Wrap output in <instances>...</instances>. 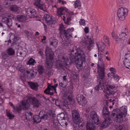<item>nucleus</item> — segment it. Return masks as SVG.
<instances>
[{
  "mask_svg": "<svg viewBox=\"0 0 130 130\" xmlns=\"http://www.w3.org/2000/svg\"><path fill=\"white\" fill-rule=\"evenodd\" d=\"M50 43L51 45H52L54 47H56L58 45V41L56 39L52 38L50 39Z\"/></svg>",
  "mask_w": 130,
  "mask_h": 130,
  "instance_id": "22",
  "label": "nucleus"
},
{
  "mask_svg": "<svg viewBox=\"0 0 130 130\" xmlns=\"http://www.w3.org/2000/svg\"><path fill=\"white\" fill-rule=\"evenodd\" d=\"M64 7H61L57 8V13L59 16H60L64 13Z\"/></svg>",
  "mask_w": 130,
  "mask_h": 130,
  "instance_id": "26",
  "label": "nucleus"
},
{
  "mask_svg": "<svg viewBox=\"0 0 130 130\" xmlns=\"http://www.w3.org/2000/svg\"><path fill=\"white\" fill-rule=\"evenodd\" d=\"M25 99L26 100H25V110H27L29 108L30 105L29 103H32L34 108L38 107L41 105L39 100L35 97L32 98L29 96L26 97Z\"/></svg>",
  "mask_w": 130,
  "mask_h": 130,
  "instance_id": "3",
  "label": "nucleus"
},
{
  "mask_svg": "<svg viewBox=\"0 0 130 130\" xmlns=\"http://www.w3.org/2000/svg\"><path fill=\"white\" fill-rule=\"evenodd\" d=\"M17 19L20 21L22 22L24 21V17L23 15H18L17 16Z\"/></svg>",
  "mask_w": 130,
  "mask_h": 130,
  "instance_id": "42",
  "label": "nucleus"
},
{
  "mask_svg": "<svg viewBox=\"0 0 130 130\" xmlns=\"http://www.w3.org/2000/svg\"><path fill=\"white\" fill-rule=\"evenodd\" d=\"M6 115L7 117L10 119H13L14 117V115L11 114L9 112H7Z\"/></svg>",
  "mask_w": 130,
  "mask_h": 130,
  "instance_id": "46",
  "label": "nucleus"
},
{
  "mask_svg": "<svg viewBox=\"0 0 130 130\" xmlns=\"http://www.w3.org/2000/svg\"><path fill=\"white\" fill-rule=\"evenodd\" d=\"M109 102L107 100L105 101L104 102V107H108V104Z\"/></svg>",
  "mask_w": 130,
  "mask_h": 130,
  "instance_id": "59",
  "label": "nucleus"
},
{
  "mask_svg": "<svg viewBox=\"0 0 130 130\" xmlns=\"http://www.w3.org/2000/svg\"><path fill=\"white\" fill-rule=\"evenodd\" d=\"M8 54L9 55H12L15 53V51L12 48H10L7 50Z\"/></svg>",
  "mask_w": 130,
  "mask_h": 130,
  "instance_id": "38",
  "label": "nucleus"
},
{
  "mask_svg": "<svg viewBox=\"0 0 130 130\" xmlns=\"http://www.w3.org/2000/svg\"><path fill=\"white\" fill-rule=\"evenodd\" d=\"M58 58L59 60L61 63H56V66L57 68L59 69H62L64 67L68 65L67 63L69 59L67 57L59 56Z\"/></svg>",
  "mask_w": 130,
  "mask_h": 130,
  "instance_id": "5",
  "label": "nucleus"
},
{
  "mask_svg": "<svg viewBox=\"0 0 130 130\" xmlns=\"http://www.w3.org/2000/svg\"><path fill=\"white\" fill-rule=\"evenodd\" d=\"M44 19L48 25H51L56 22V21L52 18L51 16L48 14H45L44 16Z\"/></svg>",
  "mask_w": 130,
  "mask_h": 130,
  "instance_id": "13",
  "label": "nucleus"
},
{
  "mask_svg": "<svg viewBox=\"0 0 130 130\" xmlns=\"http://www.w3.org/2000/svg\"><path fill=\"white\" fill-rule=\"evenodd\" d=\"M104 40L107 43H109L108 38L107 37L104 36Z\"/></svg>",
  "mask_w": 130,
  "mask_h": 130,
  "instance_id": "55",
  "label": "nucleus"
},
{
  "mask_svg": "<svg viewBox=\"0 0 130 130\" xmlns=\"http://www.w3.org/2000/svg\"><path fill=\"white\" fill-rule=\"evenodd\" d=\"M54 93V92H50V91L49 92H48L47 93H46V94H49L50 95H53Z\"/></svg>",
  "mask_w": 130,
  "mask_h": 130,
  "instance_id": "63",
  "label": "nucleus"
},
{
  "mask_svg": "<svg viewBox=\"0 0 130 130\" xmlns=\"http://www.w3.org/2000/svg\"><path fill=\"white\" fill-rule=\"evenodd\" d=\"M101 62V61H100L98 62V72L100 78L98 79V81L99 82V84L95 87V89L96 91H99L100 89L101 90H102L104 88V83L102 80L105 76L104 65L103 62L100 64V63Z\"/></svg>",
  "mask_w": 130,
  "mask_h": 130,
  "instance_id": "2",
  "label": "nucleus"
},
{
  "mask_svg": "<svg viewBox=\"0 0 130 130\" xmlns=\"http://www.w3.org/2000/svg\"><path fill=\"white\" fill-rule=\"evenodd\" d=\"M25 34L27 35V37L28 39H29L32 37V33L26 30H25Z\"/></svg>",
  "mask_w": 130,
  "mask_h": 130,
  "instance_id": "39",
  "label": "nucleus"
},
{
  "mask_svg": "<svg viewBox=\"0 0 130 130\" xmlns=\"http://www.w3.org/2000/svg\"><path fill=\"white\" fill-rule=\"evenodd\" d=\"M25 74L29 78H33L35 77L34 73L31 71H27L26 73L25 72Z\"/></svg>",
  "mask_w": 130,
  "mask_h": 130,
  "instance_id": "32",
  "label": "nucleus"
},
{
  "mask_svg": "<svg viewBox=\"0 0 130 130\" xmlns=\"http://www.w3.org/2000/svg\"><path fill=\"white\" fill-rule=\"evenodd\" d=\"M111 35L113 39L115 40L116 43H119L120 41L121 40L119 36H118L117 35H116L114 32L113 31L112 32Z\"/></svg>",
  "mask_w": 130,
  "mask_h": 130,
  "instance_id": "30",
  "label": "nucleus"
},
{
  "mask_svg": "<svg viewBox=\"0 0 130 130\" xmlns=\"http://www.w3.org/2000/svg\"><path fill=\"white\" fill-rule=\"evenodd\" d=\"M36 63V61L32 58H30L27 63V65H34V63Z\"/></svg>",
  "mask_w": 130,
  "mask_h": 130,
  "instance_id": "36",
  "label": "nucleus"
},
{
  "mask_svg": "<svg viewBox=\"0 0 130 130\" xmlns=\"http://www.w3.org/2000/svg\"><path fill=\"white\" fill-rule=\"evenodd\" d=\"M76 51V52L74 53L75 56L72 53L70 54V59L71 60L70 64H76L77 68L80 70L83 69V63L86 62L85 51L80 48L77 49Z\"/></svg>",
  "mask_w": 130,
  "mask_h": 130,
  "instance_id": "1",
  "label": "nucleus"
},
{
  "mask_svg": "<svg viewBox=\"0 0 130 130\" xmlns=\"http://www.w3.org/2000/svg\"><path fill=\"white\" fill-rule=\"evenodd\" d=\"M71 104L70 102H68L67 100H65L64 101L63 105L65 107L67 108V109L69 108V105Z\"/></svg>",
  "mask_w": 130,
  "mask_h": 130,
  "instance_id": "40",
  "label": "nucleus"
},
{
  "mask_svg": "<svg viewBox=\"0 0 130 130\" xmlns=\"http://www.w3.org/2000/svg\"><path fill=\"white\" fill-rule=\"evenodd\" d=\"M124 64L126 68L130 69V54H126Z\"/></svg>",
  "mask_w": 130,
  "mask_h": 130,
  "instance_id": "18",
  "label": "nucleus"
},
{
  "mask_svg": "<svg viewBox=\"0 0 130 130\" xmlns=\"http://www.w3.org/2000/svg\"><path fill=\"white\" fill-rule=\"evenodd\" d=\"M28 84L30 85L31 89L36 90H37L38 85L37 83H32L31 82H28Z\"/></svg>",
  "mask_w": 130,
  "mask_h": 130,
  "instance_id": "27",
  "label": "nucleus"
},
{
  "mask_svg": "<svg viewBox=\"0 0 130 130\" xmlns=\"http://www.w3.org/2000/svg\"><path fill=\"white\" fill-rule=\"evenodd\" d=\"M2 58L4 59H5L7 58L8 57L7 55L5 54V53H2Z\"/></svg>",
  "mask_w": 130,
  "mask_h": 130,
  "instance_id": "54",
  "label": "nucleus"
},
{
  "mask_svg": "<svg viewBox=\"0 0 130 130\" xmlns=\"http://www.w3.org/2000/svg\"><path fill=\"white\" fill-rule=\"evenodd\" d=\"M128 12V10L126 8L121 7L119 9L118 11L117 14L119 19L121 21L124 20Z\"/></svg>",
  "mask_w": 130,
  "mask_h": 130,
  "instance_id": "7",
  "label": "nucleus"
},
{
  "mask_svg": "<svg viewBox=\"0 0 130 130\" xmlns=\"http://www.w3.org/2000/svg\"><path fill=\"white\" fill-rule=\"evenodd\" d=\"M33 120H34V122L38 123L41 121V117L38 115H35L33 117Z\"/></svg>",
  "mask_w": 130,
  "mask_h": 130,
  "instance_id": "33",
  "label": "nucleus"
},
{
  "mask_svg": "<svg viewBox=\"0 0 130 130\" xmlns=\"http://www.w3.org/2000/svg\"><path fill=\"white\" fill-rule=\"evenodd\" d=\"M59 29L60 32L62 34H63L66 30H65V28L62 24L60 25Z\"/></svg>",
  "mask_w": 130,
  "mask_h": 130,
  "instance_id": "44",
  "label": "nucleus"
},
{
  "mask_svg": "<svg viewBox=\"0 0 130 130\" xmlns=\"http://www.w3.org/2000/svg\"><path fill=\"white\" fill-rule=\"evenodd\" d=\"M64 117H63V119L61 121V125L63 126L66 125L67 126L68 125V123L66 122L65 120L63 119Z\"/></svg>",
  "mask_w": 130,
  "mask_h": 130,
  "instance_id": "49",
  "label": "nucleus"
},
{
  "mask_svg": "<svg viewBox=\"0 0 130 130\" xmlns=\"http://www.w3.org/2000/svg\"><path fill=\"white\" fill-rule=\"evenodd\" d=\"M51 49L50 47L48 46H46V50L45 51V55L47 57V56H48V55H49L50 56V55H51L50 54V52L51 51Z\"/></svg>",
  "mask_w": 130,
  "mask_h": 130,
  "instance_id": "35",
  "label": "nucleus"
},
{
  "mask_svg": "<svg viewBox=\"0 0 130 130\" xmlns=\"http://www.w3.org/2000/svg\"><path fill=\"white\" fill-rule=\"evenodd\" d=\"M36 14L35 10L30 8H28L26 11V16L27 18H34Z\"/></svg>",
  "mask_w": 130,
  "mask_h": 130,
  "instance_id": "15",
  "label": "nucleus"
},
{
  "mask_svg": "<svg viewBox=\"0 0 130 130\" xmlns=\"http://www.w3.org/2000/svg\"><path fill=\"white\" fill-rule=\"evenodd\" d=\"M122 127L123 126L120 124L117 125L116 126V128H117V130H121Z\"/></svg>",
  "mask_w": 130,
  "mask_h": 130,
  "instance_id": "56",
  "label": "nucleus"
},
{
  "mask_svg": "<svg viewBox=\"0 0 130 130\" xmlns=\"http://www.w3.org/2000/svg\"><path fill=\"white\" fill-rule=\"evenodd\" d=\"M114 74H115V73H114V72H111V73H109L108 74V77H109L110 78H111L113 77V76H114Z\"/></svg>",
  "mask_w": 130,
  "mask_h": 130,
  "instance_id": "51",
  "label": "nucleus"
},
{
  "mask_svg": "<svg viewBox=\"0 0 130 130\" xmlns=\"http://www.w3.org/2000/svg\"><path fill=\"white\" fill-rule=\"evenodd\" d=\"M51 90V88H49V86H48L47 88L44 91V92L46 94V93H47L48 92L50 91Z\"/></svg>",
  "mask_w": 130,
  "mask_h": 130,
  "instance_id": "53",
  "label": "nucleus"
},
{
  "mask_svg": "<svg viewBox=\"0 0 130 130\" xmlns=\"http://www.w3.org/2000/svg\"><path fill=\"white\" fill-rule=\"evenodd\" d=\"M90 116L91 121L93 123L97 125L99 123V117L95 111H91V112Z\"/></svg>",
  "mask_w": 130,
  "mask_h": 130,
  "instance_id": "11",
  "label": "nucleus"
},
{
  "mask_svg": "<svg viewBox=\"0 0 130 130\" xmlns=\"http://www.w3.org/2000/svg\"><path fill=\"white\" fill-rule=\"evenodd\" d=\"M72 92L71 91H69L67 93V95L68 96L67 100H68L71 103L72 102H73L74 101V100L72 96Z\"/></svg>",
  "mask_w": 130,
  "mask_h": 130,
  "instance_id": "29",
  "label": "nucleus"
},
{
  "mask_svg": "<svg viewBox=\"0 0 130 130\" xmlns=\"http://www.w3.org/2000/svg\"><path fill=\"white\" fill-rule=\"evenodd\" d=\"M118 113V112L117 111L116 109H115L113 110L112 112V115L113 117H115V116H116V115Z\"/></svg>",
  "mask_w": 130,
  "mask_h": 130,
  "instance_id": "48",
  "label": "nucleus"
},
{
  "mask_svg": "<svg viewBox=\"0 0 130 130\" xmlns=\"http://www.w3.org/2000/svg\"><path fill=\"white\" fill-rule=\"evenodd\" d=\"M17 69L20 72L22 73V74L20 75V79L21 81L24 84V68L21 65L19 64L17 67Z\"/></svg>",
  "mask_w": 130,
  "mask_h": 130,
  "instance_id": "16",
  "label": "nucleus"
},
{
  "mask_svg": "<svg viewBox=\"0 0 130 130\" xmlns=\"http://www.w3.org/2000/svg\"><path fill=\"white\" fill-rule=\"evenodd\" d=\"M72 115L73 123L75 124H76L78 122L80 121V119H82L80 117V116L77 111L75 109L73 110L72 111Z\"/></svg>",
  "mask_w": 130,
  "mask_h": 130,
  "instance_id": "10",
  "label": "nucleus"
},
{
  "mask_svg": "<svg viewBox=\"0 0 130 130\" xmlns=\"http://www.w3.org/2000/svg\"><path fill=\"white\" fill-rule=\"evenodd\" d=\"M88 40L89 42V45L87 47V48L90 50V49L94 43L93 39L92 36L89 37L88 38Z\"/></svg>",
  "mask_w": 130,
  "mask_h": 130,
  "instance_id": "25",
  "label": "nucleus"
},
{
  "mask_svg": "<svg viewBox=\"0 0 130 130\" xmlns=\"http://www.w3.org/2000/svg\"><path fill=\"white\" fill-rule=\"evenodd\" d=\"M47 127L46 126H42L41 127V130H47Z\"/></svg>",
  "mask_w": 130,
  "mask_h": 130,
  "instance_id": "58",
  "label": "nucleus"
},
{
  "mask_svg": "<svg viewBox=\"0 0 130 130\" xmlns=\"http://www.w3.org/2000/svg\"><path fill=\"white\" fill-rule=\"evenodd\" d=\"M73 14V12H71L70 13H67L66 14L67 20L65 22L66 24H69L71 20V15Z\"/></svg>",
  "mask_w": 130,
  "mask_h": 130,
  "instance_id": "24",
  "label": "nucleus"
},
{
  "mask_svg": "<svg viewBox=\"0 0 130 130\" xmlns=\"http://www.w3.org/2000/svg\"><path fill=\"white\" fill-rule=\"evenodd\" d=\"M105 45L104 43H102L101 45V46L100 48L99 47V46L98 45L99 52V50H100L101 52H102L105 48Z\"/></svg>",
  "mask_w": 130,
  "mask_h": 130,
  "instance_id": "45",
  "label": "nucleus"
},
{
  "mask_svg": "<svg viewBox=\"0 0 130 130\" xmlns=\"http://www.w3.org/2000/svg\"><path fill=\"white\" fill-rule=\"evenodd\" d=\"M56 88L54 86H51V90H54V91H56Z\"/></svg>",
  "mask_w": 130,
  "mask_h": 130,
  "instance_id": "62",
  "label": "nucleus"
},
{
  "mask_svg": "<svg viewBox=\"0 0 130 130\" xmlns=\"http://www.w3.org/2000/svg\"><path fill=\"white\" fill-rule=\"evenodd\" d=\"M83 120L82 119H80V121H81L80 122H78L76 124H75V125H78V127H81V128H83L84 126V124L82 122V121Z\"/></svg>",
  "mask_w": 130,
  "mask_h": 130,
  "instance_id": "43",
  "label": "nucleus"
},
{
  "mask_svg": "<svg viewBox=\"0 0 130 130\" xmlns=\"http://www.w3.org/2000/svg\"><path fill=\"white\" fill-rule=\"evenodd\" d=\"M124 108L121 109L120 110V111H119L118 113L116 115L115 120L118 123H121L123 122V117L126 113Z\"/></svg>",
  "mask_w": 130,
  "mask_h": 130,
  "instance_id": "9",
  "label": "nucleus"
},
{
  "mask_svg": "<svg viewBox=\"0 0 130 130\" xmlns=\"http://www.w3.org/2000/svg\"><path fill=\"white\" fill-rule=\"evenodd\" d=\"M125 94L127 97L130 96V87L128 88V90L126 92Z\"/></svg>",
  "mask_w": 130,
  "mask_h": 130,
  "instance_id": "52",
  "label": "nucleus"
},
{
  "mask_svg": "<svg viewBox=\"0 0 130 130\" xmlns=\"http://www.w3.org/2000/svg\"><path fill=\"white\" fill-rule=\"evenodd\" d=\"M76 99L78 103L80 105L84 106L87 103L85 97L83 95L78 94L77 96Z\"/></svg>",
  "mask_w": 130,
  "mask_h": 130,
  "instance_id": "12",
  "label": "nucleus"
},
{
  "mask_svg": "<svg viewBox=\"0 0 130 130\" xmlns=\"http://www.w3.org/2000/svg\"><path fill=\"white\" fill-rule=\"evenodd\" d=\"M10 106L12 107L14 111L15 112H17L19 113H20L22 109L24 108V101L23 100L21 102L19 106H15L13 105V104L11 103H9Z\"/></svg>",
  "mask_w": 130,
  "mask_h": 130,
  "instance_id": "8",
  "label": "nucleus"
},
{
  "mask_svg": "<svg viewBox=\"0 0 130 130\" xmlns=\"http://www.w3.org/2000/svg\"><path fill=\"white\" fill-rule=\"evenodd\" d=\"M29 112L30 113V115L26 116V119L27 120L30 121L32 120V114L31 112Z\"/></svg>",
  "mask_w": 130,
  "mask_h": 130,
  "instance_id": "47",
  "label": "nucleus"
},
{
  "mask_svg": "<svg viewBox=\"0 0 130 130\" xmlns=\"http://www.w3.org/2000/svg\"><path fill=\"white\" fill-rule=\"evenodd\" d=\"M115 79H117L118 78H119V76H118L116 75L115 74H114V76H113V77Z\"/></svg>",
  "mask_w": 130,
  "mask_h": 130,
  "instance_id": "64",
  "label": "nucleus"
},
{
  "mask_svg": "<svg viewBox=\"0 0 130 130\" xmlns=\"http://www.w3.org/2000/svg\"><path fill=\"white\" fill-rule=\"evenodd\" d=\"M39 115L41 117V119L44 120H47L48 118V114H47L45 111L44 110L41 111L39 113Z\"/></svg>",
  "mask_w": 130,
  "mask_h": 130,
  "instance_id": "20",
  "label": "nucleus"
},
{
  "mask_svg": "<svg viewBox=\"0 0 130 130\" xmlns=\"http://www.w3.org/2000/svg\"><path fill=\"white\" fill-rule=\"evenodd\" d=\"M53 55H50L49 58L47 57L46 58L45 64H46L47 68H50L52 67L53 62L52 60L53 59Z\"/></svg>",
  "mask_w": 130,
  "mask_h": 130,
  "instance_id": "17",
  "label": "nucleus"
},
{
  "mask_svg": "<svg viewBox=\"0 0 130 130\" xmlns=\"http://www.w3.org/2000/svg\"><path fill=\"white\" fill-rule=\"evenodd\" d=\"M108 107L106 106L104 107L103 108L102 111L103 116L105 119L102 124V126L103 127H107L112 122L110 117L109 116L110 112L108 111Z\"/></svg>",
  "mask_w": 130,
  "mask_h": 130,
  "instance_id": "4",
  "label": "nucleus"
},
{
  "mask_svg": "<svg viewBox=\"0 0 130 130\" xmlns=\"http://www.w3.org/2000/svg\"><path fill=\"white\" fill-rule=\"evenodd\" d=\"M13 36V39H12L13 40V41L15 42L17 40H18L19 38L17 36L14 35Z\"/></svg>",
  "mask_w": 130,
  "mask_h": 130,
  "instance_id": "57",
  "label": "nucleus"
},
{
  "mask_svg": "<svg viewBox=\"0 0 130 130\" xmlns=\"http://www.w3.org/2000/svg\"><path fill=\"white\" fill-rule=\"evenodd\" d=\"M38 71L39 74H42L44 71L43 66L41 65H38Z\"/></svg>",
  "mask_w": 130,
  "mask_h": 130,
  "instance_id": "34",
  "label": "nucleus"
},
{
  "mask_svg": "<svg viewBox=\"0 0 130 130\" xmlns=\"http://www.w3.org/2000/svg\"><path fill=\"white\" fill-rule=\"evenodd\" d=\"M2 22L6 24L9 28H10L12 25V22L11 19L7 18H2Z\"/></svg>",
  "mask_w": 130,
  "mask_h": 130,
  "instance_id": "19",
  "label": "nucleus"
},
{
  "mask_svg": "<svg viewBox=\"0 0 130 130\" xmlns=\"http://www.w3.org/2000/svg\"><path fill=\"white\" fill-rule=\"evenodd\" d=\"M116 86L113 84H109L108 83L106 86V96L108 97L110 95H113L114 96H116V94H117V96H119V94H118L117 93L114 92L113 90L115 88Z\"/></svg>",
  "mask_w": 130,
  "mask_h": 130,
  "instance_id": "6",
  "label": "nucleus"
},
{
  "mask_svg": "<svg viewBox=\"0 0 130 130\" xmlns=\"http://www.w3.org/2000/svg\"><path fill=\"white\" fill-rule=\"evenodd\" d=\"M84 31L86 33H87L89 32V28L87 27H86L84 29Z\"/></svg>",
  "mask_w": 130,
  "mask_h": 130,
  "instance_id": "61",
  "label": "nucleus"
},
{
  "mask_svg": "<svg viewBox=\"0 0 130 130\" xmlns=\"http://www.w3.org/2000/svg\"><path fill=\"white\" fill-rule=\"evenodd\" d=\"M74 6L75 8H76L78 7H80L81 6V4L80 1L79 0H77L75 2L74 4Z\"/></svg>",
  "mask_w": 130,
  "mask_h": 130,
  "instance_id": "37",
  "label": "nucleus"
},
{
  "mask_svg": "<svg viewBox=\"0 0 130 130\" xmlns=\"http://www.w3.org/2000/svg\"><path fill=\"white\" fill-rule=\"evenodd\" d=\"M42 0H36L34 5L43 11L46 10V7L44 3L41 2Z\"/></svg>",
  "mask_w": 130,
  "mask_h": 130,
  "instance_id": "14",
  "label": "nucleus"
},
{
  "mask_svg": "<svg viewBox=\"0 0 130 130\" xmlns=\"http://www.w3.org/2000/svg\"><path fill=\"white\" fill-rule=\"evenodd\" d=\"M79 23L81 25L84 26L86 25L85 20L83 19H81L79 21Z\"/></svg>",
  "mask_w": 130,
  "mask_h": 130,
  "instance_id": "50",
  "label": "nucleus"
},
{
  "mask_svg": "<svg viewBox=\"0 0 130 130\" xmlns=\"http://www.w3.org/2000/svg\"><path fill=\"white\" fill-rule=\"evenodd\" d=\"M65 37L67 39H69L71 37V31L69 29H68L63 33Z\"/></svg>",
  "mask_w": 130,
  "mask_h": 130,
  "instance_id": "28",
  "label": "nucleus"
},
{
  "mask_svg": "<svg viewBox=\"0 0 130 130\" xmlns=\"http://www.w3.org/2000/svg\"><path fill=\"white\" fill-rule=\"evenodd\" d=\"M56 105L58 106L61 107L62 105V103L61 101L57 99L55 101Z\"/></svg>",
  "mask_w": 130,
  "mask_h": 130,
  "instance_id": "41",
  "label": "nucleus"
},
{
  "mask_svg": "<svg viewBox=\"0 0 130 130\" xmlns=\"http://www.w3.org/2000/svg\"><path fill=\"white\" fill-rule=\"evenodd\" d=\"M38 53L40 55L41 57H43L44 56V55L43 54V52L41 50H40Z\"/></svg>",
  "mask_w": 130,
  "mask_h": 130,
  "instance_id": "60",
  "label": "nucleus"
},
{
  "mask_svg": "<svg viewBox=\"0 0 130 130\" xmlns=\"http://www.w3.org/2000/svg\"><path fill=\"white\" fill-rule=\"evenodd\" d=\"M94 123L88 122L86 125L87 130H95V126Z\"/></svg>",
  "mask_w": 130,
  "mask_h": 130,
  "instance_id": "21",
  "label": "nucleus"
},
{
  "mask_svg": "<svg viewBox=\"0 0 130 130\" xmlns=\"http://www.w3.org/2000/svg\"><path fill=\"white\" fill-rule=\"evenodd\" d=\"M10 9L11 11H14L17 13L20 12V8L16 5H11L10 7Z\"/></svg>",
  "mask_w": 130,
  "mask_h": 130,
  "instance_id": "23",
  "label": "nucleus"
},
{
  "mask_svg": "<svg viewBox=\"0 0 130 130\" xmlns=\"http://www.w3.org/2000/svg\"><path fill=\"white\" fill-rule=\"evenodd\" d=\"M127 35L126 32H122L119 34V37L121 40H126V37Z\"/></svg>",
  "mask_w": 130,
  "mask_h": 130,
  "instance_id": "31",
  "label": "nucleus"
}]
</instances>
